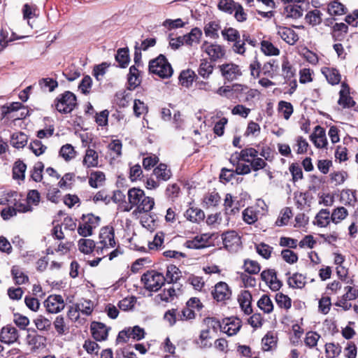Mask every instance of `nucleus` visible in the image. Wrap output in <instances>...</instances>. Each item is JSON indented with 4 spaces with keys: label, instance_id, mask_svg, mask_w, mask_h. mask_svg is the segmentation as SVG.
<instances>
[{
    "label": "nucleus",
    "instance_id": "28",
    "mask_svg": "<svg viewBox=\"0 0 358 358\" xmlns=\"http://www.w3.org/2000/svg\"><path fill=\"white\" fill-rule=\"evenodd\" d=\"M184 216L187 220L192 222L199 223L203 220L205 214L203 211L199 208L190 207L185 212Z\"/></svg>",
    "mask_w": 358,
    "mask_h": 358
},
{
    "label": "nucleus",
    "instance_id": "18",
    "mask_svg": "<svg viewBox=\"0 0 358 358\" xmlns=\"http://www.w3.org/2000/svg\"><path fill=\"white\" fill-rule=\"evenodd\" d=\"M203 33L200 28H192L190 32L182 35L183 43L187 47H193L199 44Z\"/></svg>",
    "mask_w": 358,
    "mask_h": 358
},
{
    "label": "nucleus",
    "instance_id": "56",
    "mask_svg": "<svg viewBox=\"0 0 358 358\" xmlns=\"http://www.w3.org/2000/svg\"><path fill=\"white\" fill-rule=\"evenodd\" d=\"M255 250L258 255L266 259H268L273 252V248L264 243L255 244Z\"/></svg>",
    "mask_w": 358,
    "mask_h": 358
},
{
    "label": "nucleus",
    "instance_id": "46",
    "mask_svg": "<svg viewBox=\"0 0 358 358\" xmlns=\"http://www.w3.org/2000/svg\"><path fill=\"white\" fill-rule=\"evenodd\" d=\"M257 306L264 313H270L273 310V304L270 297L264 294L257 301Z\"/></svg>",
    "mask_w": 358,
    "mask_h": 358
},
{
    "label": "nucleus",
    "instance_id": "64",
    "mask_svg": "<svg viewBox=\"0 0 358 358\" xmlns=\"http://www.w3.org/2000/svg\"><path fill=\"white\" fill-rule=\"evenodd\" d=\"M240 152L241 160L248 163H250L252 159L259 155V151L254 148H245Z\"/></svg>",
    "mask_w": 358,
    "mask_h": 358
},
{
    "label": "nucleus",
    "instance_id": "7",
    "mask_svg": "<svg viewBox=\"0 0 358 358\" xmlns=\"http://www.w3.org/2000/svg\"><path fill=\"white\" fill-rule=\"evenodd\" d=\"M215 323L217 326L220 327L222 331L228 334L229 336H234L237 334L241 327V321L240 319L236 318H227L224 321L222 326L220 324V322L213 318L208 319V323Z\"/></svg>",
    "mask_w": 358,
    "mask_h": 358
},
{
    "label": "nucleus",
    "instance_id": "6",
    "mask_svg": "<svg viewBox=\"0 0 358 358\" xmlns=\"http://www.w3.org/2000/svg\"><path fill=\"white\" fill-rule=\"evenodd\" d=\"M201 50L205 52L213 62H216L222 58L225 55L224 48L218 43H211L204 41L201 45Z\"/></svg>",
    "mask_w": 358,
    "mask_h": 358
},
{
    "label": "nucleus",
    "instance_id": "15",
    "mask_svg": "<svg viewBox=\"0 0 358 358\" xmlns=\"http://www.w3.org/2000/svg\"><path fill=\"white\" fill-rule=\"evenodd\" d=\"M261 278L273 291L279 290L282 286L281 282L277 278L275 271L273 269L263 271Z\"/></svg>",
    "mask_w": 358,
    "mask_h": 358
},
{
    "label": "nucleus",
    "instance_id": "44",
    "mask_svg": "<svg viewBox=\"0 0 358 358\" xmlns=\"http://www.w3.org/2000/svg\"><path fill=\"white\" fill-rule=\"evenodd\" d=\"M76 305L80 313L86 316L90 315L94 309V303L91 300H83Z\"/></svg>",
    "mask_w": 358,
    "mask_h": 358
},
{
    "label": "nucleus",
    "instance_id": "63",
    "mask_svg": "<svg viewBox=\"0 0 358 358\" xmlns=\"http://www.w3.org/2000/svg\"><path fill=\"white\" fill-rule=\"evenodd\" d=\"M331 305L330 296H322L318 302V310L320 313L327 315L329 313Z\"/></svg>",
    "mask_w": 358,
    "mask_h": 358
},
{
    "label": "nucleus",
    "instance_id": "38",
    "mask_svg": "<svg viewBox=\"0 0 358 358\" xmlns=\"http://www.w3.org/2000/svg\"><path fill=\"white\" fill-rule=\"evenodd\" d=\"M128 83L130 87L134 89L141 84L140 71L136 65H133L129 68Z\"/></svg>",
    "mask_w": 358,
    "mask_h": 358
},
{
    "label": "nucleus",
    "instance_id": "40",
    "mask_svg": "<svg viewBox=\"0 0 358 358\" xmlns=\"http://www.w3.org/2000/svg\"><path fill=\"white\" fill-rule=\"evenodd\" d=\"M243 268L246 273L255 275L259 273L261 270V266L255 260L245 259L243 262Z\"/></svg>",
    "mask_w": 358,
    "mask_h": 358
},
{
    "label": "nucleus",
    "instance_id": "52",
    "mask_svg": "<svg viewBox=\"0 0 358 358\" xmlns=\"http://www.w3.org/2000/svg\"><path fill=\"white\" fill-rule=\"evenodd\" d=\"M223 38L228 42L236 41L241 37L239 31L232 27L224 28L221 31Z\"/></svg>",
    "mask_w": 358,
    "mask_h": 358
},
{
    "label": "nucleus",
    "instance_id": "60",
    "mask_svg": "<svg viewBox=\"0 0 358 358\" xmlns=\"http://www.w3.org/2000/svg\"><path fill=\"white\" fill-rule=\"evenodd\" d=\"M275 301L280 308H284L286 310H289L292 306L291 299L287 295L280 292L276 294Z\"/></svg>",
    "mask_w": 358,
    "mask_h": 358
},
{
    "label": "nucleus",
    "instance_id": "58",
    "mask_svg": "<svg viewBox=\"0 0 358 358\" xmlns=\"http://www.w3.org/2000/svg\"><path fill=\"white\" fill-rule=\"evenodd\" d=\"M320 338V335L316 331H308L304 338L305 345L310 348H315Z\"/></svg>",
    "mask_w": 358,
    "mask_h": 358
},
{
    "label": "nucleus",
    "instance_id": "31",
    "mask_svg": "<svg viewBox=\"0 0 358 358\" xmlns=\"http://www.w3.org/2000/svg\"><path fill=\"white\" fill-rule=\"evenodd\" d=\"M288 285L294 289H301L306 284V277L301 273H295L288 277Z\"/></svg>",
    "mask_w": 358,
    "mask_h": 358
},
{
    "label": "nucleus",
    "instance_id": "37",
    "mask_svg": "<svg viewBox=\"0 0 358 358\" xmlns=\"http://www.w3.org/2000/svg\"><path fill=\"white\" fill-rule=\"evenodd\" d=\"M259 210L255 207H248L243 213V220L248 224H254L258 220Z\"/></svg>",
    "mask_w": 358,
    "mask_h": 358
},
{
    "label": "nucleus",
    "instance_id": "61",
    "mask_svg": "<svg viewBox=\"0 0 358 358\" xmlns=\"http://www.w3.org/2000/svg\"><path fill=\"white\" fill-rule=\"evenodd\" d=\"M164 234L163 232H157L152 241L148 243V249L150 250H158L162 248L164 243Z\"/></svg>",
    "mask_w": 358,
    "mask_h": 358
},
{
    "label": "nucleus",
    "instance_id": "12",
    "mask_svg": "<svg viewBox=\"0 0 358 358\" xmlns=\"http://www.w3.org/2000/svg\"><path fill=\"white\" fill-rule=\"evenodd\" d=\"M18 338V331L14 326L7 324L1 328L0 331V341L1 343L10 345L15 343Z\"/></svg>",
    "mask_w": 358,
    "mask_h": 358
},
{
    "label": "nucleus",
    "instance_id": "20",
    "mask_svg": "<svg viewBox=\"0 0 358 358\" xmlns=\"http://www.w3.org/2000/svg\"><path fill=\"white\" fill-rule=\"evenodd\" d=\"M278 35L287 44L294 45L299 41V35L291 28L280 27Z\"/></svg>",
    "mask_w": 358,
    "mask_h": 358
},
{
    "label": "nucleus",
    "instance_id": "55",
    "mask_svg": "<svg viewBox=\"0 0 358 358\" xmlns=\"http://www.w3.org/2000/svg\"><path fill=\"white\" fill-rule=\"evenodd\" d=\"M261 50L266 55L277 56L280 54V50L268 41L261 42Z\"/></svg>",
    "mask_w": 358,
    "mask_h": 358
},
{
    "label": "nucleus",
    "instance_id": "23",
    "mask_svg": "<svg viewBox=\"0 0 358 358\" xmlns=\"http://www.w3.org/2000/svg\"><path fill=\"white\" fill-rule=\"evenodd\" d=\"M155 204L154 198L145 195L143 198H141L137 206H135L134 212L148 213L153 209Z\"/></svg>",
    "mask_w": 358,
    "mask_h": 358
},
{
    "label": "nucleus",
    "instance_id": "29",
    "mask_svg": "<svg viewBox=\"0 0 358 358\" xmlns=\"http://www.w3.org/2000/svg\"><path fill=\"white\" fill-rule=\"evenodd\" d=\"M111 159H117L122 156V143L119 139L112 140L107 146Z\"/></svg>",
    "mask_w": 358,
    "mask_h": 358
},
{
    "label": "nucleus",
    "instance_id": "14",
    "mask_svg": "<svg viewBox=\"0 0 358 358\" xmlns=\"http://www.w3.org/2000/svg\"><path fill=\"white\" fill-rule=\"evenodd\" d=\"M212 236L208 234L197 235L192 239L187 240L184 245L189 249H201L209 245Z\"/></svg>",
    "mask_w": 358,
    "mask_h": 358
},
{
    "label": "nucleus",
    "instance_id": "8",
    "mask_svg": "<svg viewBox=\"0 0 358 358\" xmlns=\"http://www.w3.org/2000/svg\"><path fill=\"white\" fill-rule=\"evenodd\" d=\"M224 247L230 252L237 251L241 244V237L235 231H228L222 234Z\"/></svg>",
    "mask_w": 358,
    "mask_h": 358
},
{
    "label": "nucleus",
    "instance_id": "47",
    "mask_svg": "<svg viewBox=\"0 0 358 358\" xmlns=\"http://www.w3.org/2000/svg\"><path fill=\"white\" fill-rule=\"evenodd\" d=\"M286 17L298 19L303 15V9L300 6L289 4L285 7Z\"/></svg>",
    "mask_w": 358,
    "mask_h": 358
},
{
    "label": "nucleus",
    "instance_id": "35",
    "mask_svg": "<svg viewBox=\"0 0 358 358\" xmlns=\"http://www.w3.org/2000/svg\"><path fill=\"white\" fill-rule=\"evenodd\" d=\"M213 69L214 66L211 62L203 59L201 60L197 71L200 76L207 79L213 73Z\"/></svg>",
    "mask_w": 358,
    "mask_h": 358
},
{
    "label": "nucleus",
    "instance_id": "4",
    "mask_svg": "<svg viewBox=\"0 0 358 358\" xmlns=\"http://www.w3.org/2000/svg\"><path fill=\"white\" fill-rule=\"evenodd\" d=\"M141 281L147 290L157 292L164 284L165 278L162 273L150 270L141 276Z\"/></svg>",
    "mask_w": 358,
    "mask_h": 358
},
{
    "label": "nucleus",
    "instance_id": "43",
    "mask_svg": "<svg viewBox=\"0 0 358 358\" xmlns=\"http://www.w3.org/2000/svg\"><path fill=\"white\" fill-rule=\"evenodd\" d=\"M22 107L23 106L20 102H13L8 105L1 106V118H5L6 117H8L10 114L17 113Z\"/></svg>",
    "mask_w": 358,
    "mask_h": 358
},
{
    "label": "nucleus",
    "instance_id": "49",
    "mask_svg": "<svg viewBox=\"0 0 358 358\" xmlns=\"http://www.w3.org/2000/svg\"><path fill=\"white\" fill-rule=\"evenodd\" d=\"M341 201L344 205L354 206L357 201L355 192L351 189L343 190L341 193Z\"/></svg>",
    "mask_w": 358,
    "mask_h": 358
},
{
    "label": "nucleus",
    "instance_id": "51",
    "mask_svg": "<svg viewBox=\"0 0 358 358\" xmlns=\"http://www.w3.org/2000/svg\"><path fill=\"white\" fill-rule=\"evenodd\" d=\"M96 248L94 241L91 239L81 238L78 241L79 250L84 254H90L94 250H96Z\"/></svg>",
    "mask_w": 358,
    "mask_h": 358
},
{
    "label": "nucleus",
    "instance_id": "11",
    "mask_svg": "<svg viewBox=\"0 0 358 358\" xmlns=\"http://www.w3.org/2000/svg\"><path fill=\"white\" fill-rule=\"evenodd\" d=\"M47 311L50 313H57L62 311L65 303L63 297L61 295H50L44 302Z\"/></svg>",
    "mask_w": 358,
    "mask_h": 358
},
{
    "label": "nucleus",
    "instance_id": "62",
    "mask_svg": "<svg viewBox=\"0 0 358 358\" xmlns=\"http://www.w3.org/2000/svg\"><path fill=\"white\" fill-rule=\"evenodd\" d=\"M162 301L171 302L177 296L176 291L173 286L164 289L157 295Z\"/></svg>",
    "mask_w": 358,
    "mask_h": 358
},
{
    "label": "nucleus",
    "instance_id": "5",
    "mask_svg": "<svg viewBox=\"0 0 358 358\" xmlns=\"http://www.w3.org/2000/svg\"><path fill=\"white\" fill-rule=\"evenodd\" d=\"M282 75L285 83L290 87L289 94H292L297 88V82L295 78L296 69L289 61L287 57H283L282 60Z\"/></svg>",
    "mask_w": 358,
    "mask_h": 358
},
{
    "label": "nucleus",
    "instance_id": "57",
    "mask_svg": "<svg viewBox=\"0 0 358 358\" xmlns=\"http://www.w3.org/2000/svg\"><path fill=\"white\" fill-rule=\"evenodd\" d=\"M196 76L195 73L192 70L182 71L179 76V80L182 85L189 87L192 85Z\"/></svg>",
    "mask_w": 358,
    "mask_h": 358
},
{
    "label": "nucleus",
    "instance_id": "42",
    "mask_svg": "<svg viewBox=\"0 0 358 358\" xmlns=\"http://www.w3.org/2000/svg\"><path fill=\"white\" fill-rule=\"evenodd\" d=\"M105 180L106 178L103 172L100 171H93L90 173L89 178V184L91 187L97 188L98 187L102 185Z\"/></svg>",
    "mask_w": 358,
    "mask_h": 358
},
{
    "label": "nucleus",
    "instance_id": "10",
    "mask_svg": "<svg viewBox=\"0 0 358 358\" xmlns=\"http://www.w3.org/2000/svg\"><path fill=\"white\" fill-rule=\"evenodd\" d=\"M219 68L222 76L228 81L236 80L242 75L239 66L234 63L223 64Z\"/></svg>",
    "mask_w": 358,
    "mask_h": 358
},
{
    "label": "nucleus",
    "instance_id": "54",
    "mask_svg": "<svg viewBox=\"0 0 358 358\" xmlns=\"http://www.w3.org/2000/svg\"><path fill=\"white\" fill-rule=\"evenodd\" d=\"M348 215V212L347 209L344 207H338L335 208L331 214V221L335 223L338 224L341 222L342 220L345 219V217Z\"/></svg>",
    "mask_w": 358,
    "mask_h": 358
},
{
    "label": "nucleus",
    "instance_id": "9",
    "mask_svg": "<svg viewBox=\"0 0 358 358\" xmlns=\"http://www.w3.org/2000/svg\"><path fill=\"white\" fill-rule=\"evenodd\" d=\"M110 328L99 322H92L90 324V332L96 341H104L108 338Z\"/></svg>",
    "mask_w": 358,
    "mask_h": 358
},
{
    "label": "nucleus",
    "instance_id": "1",
    "mask_svg": "<svg viewBox=\"0 0 358 358\" xmlns=\"http://www.w3.org/2000/svg\"><path fill=\"white\" fill-rule=\"evenodd\" d=\"M116 241L115 240V231L113 227L107 226L101 229L99 234V241L96 248V252L98 255H103L110 248H115Z\"/></svg>",
    "mask_w": 358,
    "mask_h": 358
},
{
    "label": "nucleus",
    "instance_id": "27",
    "mask_svg": "<svg viewBox=\"0 0 358 358\" xmlns=\"http://www.w3.org/2000/svg\"><path fill=\"white\" fill-rule=\"evenodd\" d=\"M221 26L217 21H210L206 23L203 27V31L206 37L212 39H217L220 37L219 31Z\"/></svg>",
    "mask_w": 358,
    "mask_h": 358
},
{
    "label": "nucleus",
    "instance_id": "53",
    "mask_svg": "<svg viewBox=\"0 0 358 358\" xmlns=\"http://www.w3.org/2000/svg\"><path fill=\"white\" fill-rule=\"evenodd\" d=\"M278 111L283 117L287 120L293 113L294 109L291 103L285 101H280L278 103Z\"/></svg>",
    "mask_w": 358,
    "mask_h": 358
},
{
    "label": "nucleus",
    "instance_id": "41",
    "mask_svg": "<svg viewBox=\"0 0 358 358\" xmlns=\"http://www.w3.org/2000/svg\"><path fill=\"white\" fill-rule=\"evenodd\" d=\"M27 136L22 132H16L12 134L10 144L16 148H24L27 143Z\"/></svg>",
    "mask_w": 358,
    "mask_h": 358
},
{
    "label": "nucleus",
    "instance_id": "22",
    "mask_svg": "<svg viewBox=\"0 0 358 358\" xmlns=\"http://www.w3.org/2000/svg\"><path fill=\"white\" fill-rule=\"evenodd\" d=\"M99 155L96 150L88 148L85 152L83 159L82 162L83 165L87 168H95L99 166Z\"/></svg>",
    "mask_w": 358,
    "mask_h": 358
},
{
    "label": "nucleus",
    "instance_id": "17",
    "mask_svg": "<svg viewBox=\"0 0 358 358\" xmlns=\"http://www.w3.org/2000/svg\"><path fill=\"white\" fill-rule=\"evenodd\" d=\"M145 196L144 191L140 188L132 187L127 192L128 202L129 206L125 208V211H129L137 206L141 198Z\"/></svg>",
    "mask_w": 358,
    "mask_h": 358
},
{
    "label": "nucleus",
    "instance_id": "34",
    "mask_svg": "<svg viewBox=\"0 0 358 358\" xmlns=\"http://www.w3.org/2000/svg\"><path fill=\"white\" fill-rule=\"evenodd\" d=\"M345 6L338 0L331 1L327 6V13L333 15H342L346 13Z\"/></svg>",
    "mask_w": 358,
    "mask_h": 358
},
{
    "label": "nucleus",
    "instance_id": "36",
    "mask_svg": "<svg viewBox=\"0 0 358 358\" xmlns=\"http://www.w3.org/2000/svg\"><path fill=\"white\" fill-rule=\"evenodd\" d=\"M181 276V272L175 265L171 264L167 266L166 271L165 281L168 283L177 282Z\"/></svg>",
    "mask_w": 358,
    "mask_h": 358
},
{
    "label": "nucleus",
    "instance_id": "16",
    "mask_svg": "<svg viewBox=\"0 0 358 358\" xmlns=\"http://www.w3.org/2000/svg\"><path fill=\"white\" fill-rule=\"evenodd\" d=\"M310 138L317 148H324L327 145L325 130L320 125L315 127L313 133L310 136Z\"/></svg>",
    "mask_w": 358,
    "mask_h": 358
},
{
    "label": "nucleus",
    "instance_id": "45",
    "mask_svg": "<svg viewBox=\"0 0 358 358\" xmlns=\"http://www.w3.org/2000/svg\"><path fill=\"white\" fill-rule=\"evenodd\" d=\"M59 156L66 162H69L76 156V151L71 144L64 145L59 150Z\"/></svg>",
    "mask_w": 358,
    "mask_h": 358
},
{
    "label": "nucleus",
    "instance_id": "24",
    "mask_svg": "<svg viewBox=\"0 0 358 358\" xmlns=\"http://www.w3.org/2000/svg\"><path fill=\"white\" fill-rule=\"evenodd\" d=\"M321 71L329 84L335 85L341 82V75L338 69L325 66L322 68Z\"/></svg>",
    "mask_w": 358,
    "mask_h": 358
},
{
    "label": "nucleus",
    "instance_id": "59",
    "mask_svg": "<svg viewBox=\"0 0 358 358\" xmlns=\"http://www.w3.org/2000/svg\"><path fill=\"white\" fill-rule=\"evenodd\" d=\"M237 5L238 3L233 0H220L218 3L217 7L219 10L224 13L232 14Z\"/></svg>",
    "mask_w": 358,
    "mask_h": 358
},
{
    "label": "nucleus",
    "instance_id": "2",
    "mask_svg": "<svg viewBox=\"0 0 358 358\" xmlns=\"http://www.w3.org/2000/svg\"><path fill=\"white\" fill-rule=\"evenodd\" d=\"M149 71L162 78H169L173 74V69L166 57L160 55L149 63Z\"/></svg>",
    "mask_w": 358,
    "mask_h": 358
},
{
    "label": "nucleus",
    "instance_id": "33",
    "mask_svg": "<svg viewBox=\"0 0 358 358\" xmlns=\"http://www.w3.org/2000/svg\"><path fill=\"white\" fill-rule=\"evenodd\" d=\"M154 175L158 180L167 181L172 176L170 169L165 164H159L153 171Z\"/></svg>",
    "mask_w": 358,
    "mask_h": 358
},
{
    "label": "nucleus",
    "instance_id": "39",
    "mask_svg": "<svg viewBox=\"0 0 358 358\" xmlns=\"http://www.w3.org/2000/svg\"><path fill=\"white\" fill-rule=\"evenodd\" d=\"M322 13L320 10L317 9H315L310 11H308L306 16L305 20L306 22L309 25L313 27L320 24L322 22Z\"/></svg>",
    "mask_w": 358,
    "mask_h": 358
},
{
    "label": "nucleus",
    "instance_id": "30",
    "mask_svg": "<svg viewBox=\"0 0 358 358\" xmlns=\"http://www.w3.org/2000/svg\"><path fill=\"white\" fill-rule=\"evenodd\" d=\"M330 212L327 209H322L316 215L313 224L319 227H326L331 222Z\"/></svg>",
    "mask_w": 358,
    "mask_h": 358
},
{
    "label": "nucleus",
    "instance_id": "32",
    "mask_svg": "<svg viewBox=\"0 0 358 358\" xmlns=\"http://www.w3.org/2000/svg\"><path fill=\"white\" fill-rule=\"evenodd\" d=\"M348 31V27L345 23H336L331 31V36L334 41H343Z\"/></svg>",
    "mask_w": 358,
    "mask_h": 358
},
{
    "label": "nucleus",
    "instance_id": "3",
    "mask_svg": "<svg viewBox=\"0 0 358 358\" xmlns=\"http://www.w3.org/2000/svg\"><path fill=\"white\" fill-rule=\"evenodd\" d=\"M56 110L64 114L70 113L77 106L76 96L70 91L59 94L55 100Z\"/></svg>",
    "mask_w": 358,
    "mask_h": 358
},
{
    "label": "nucleus",
    "instance_id": "25",
    "mask_svg": "<svg viewBox=\"0 0 358 358\" xmlns=\"http://www.w3.org/2000/svg\"><path fill=\"white\" fill-rule=\"evenodd\" d=\"M11 275L16 285H21L29 282V276L18 265H14L11 268Z\"/></svg>",
    "mask_w": 358,
    "mask_h": 358
},
{
    "label": "nucleus",
    "instance_id": "13",
    "mask_svg": "<svg viewBox=\"0 0 358 358\" xmlns=\"http://www.w3.org/2000/svg\"><path fill=\"white\" fill-rule=\"evenodd\" d=\"M212 295L217 301H224L231 298V291L226 282H219L215 285Z\"/></svg>",
    "mask_w": 358,
    "mask_h": 358
},
{
    "label": "nucleus",
    "instance_id": "50",
    "mask_svg": "<svg viewBox=\"0 0 358 358\" xmlns=\"http://www.w3.org/2000/svg\"><path fill=\"white\" fill-rule=\"evenodd\" d=\"M27 169L26 164L22 161H17L13 168V177L15 180L24 179V173Z\"/></svg>",
    "mask_w": 358,
    "mask_h": 358
},
{
    "label": "nucleus",
    "instance_id": "48",
    "mask_svg": "<svg viewBox=\"0 0 358 358\" xmlns=\"http://www.w3.org/2000/svg\"><path fill=\"white\" fill-rule=\"evenodd\" d=\"M115 60L121 68H125L129 62V50L127 48H120L115 55Z\"/></svg>",
    "mask_w": 358,
    "mask_h": 358
},
{
    "label": "nucleus",
    "instance_id": "26",
    "mask_svg": "<svg viewBox=\"0 0 358 358\" xmlns=\"http://www.w3.org/2000/svg\"><path fill=\"white\" fill-rule=\"evenodd\" d=\"M278 337L273 332H268L262 339V350L264 352L272 351L277 347Z\"/></svg>",
    "mask_w": 358,
    "mask_h": 358
},
{
    "label": "nucleus",
    "instance_id": "19",
    "mask_svg": "<svg viewBox=\"0 0 358 358\" xmlns=\"http://www.w3.org/2000/svg\"><path fill=\"white\" fill-rule=\"evenodd\" d=\"M239 306L245 315H250L252 313V294L248 290L241 291L238 296Z\"/></svg>",
    "mask_w": 358,
    "mask_h": 358
},
{
    "label": "nucleus",
    "instance_id": "21",
    "mask_svg": "<svg viewBox=\"0 0 358 358\" xmlns=\"http://www.w3.org/2000/svg\"><path fill=\"white\" fill-rule=\"evenodd\" d=\"M339 99L338 103L343 108H351L355 106V102L350 96V88L347 84L343 83L341 90L339 92Z\"/></svg>",
    "mask_w": 358,
    "mask_h": 358
}]
</instances>
